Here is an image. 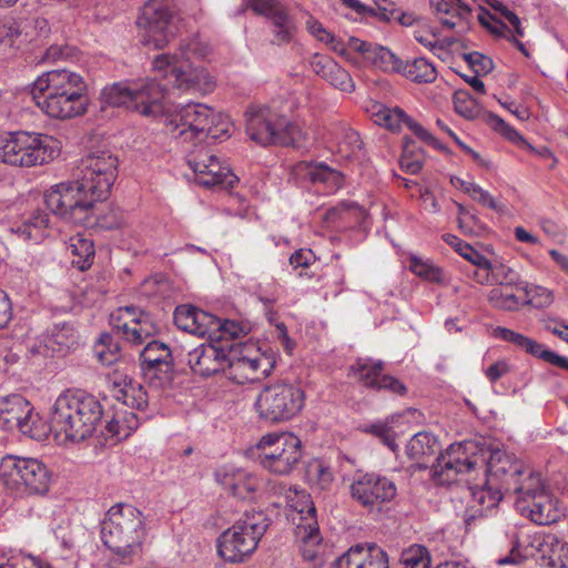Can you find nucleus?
Listing matches in <instances>:
<instances>
[{"label": "nucleus", "mask_w": 568, "mask_h": 568, "mask_svg": "<svg viewBox=\"0 0 568 568\" xmlns=\"http://www.w3.org/2000/svg\"><path fill=\"white\" fill-rule=\"evenodd\" d=\"M478 20L483 27H485L490 33L499 38H506L511 41L516 48L527 58L530 57L529 51L526 49L525 44L515 38V30L510 29L499 19L490 16L489 12H481L478 16Z\"/></svg>", "instance_id": "44"}, {"label": "nucleus", "mask_w": 568, "mask_h": 568, "mask_svg": "<svg viewBox=\"0 0 568 568\" xmlns=\"http://www.w3.org/2000/svg\"><path fill=\"white\" fill-rule=\"evenodd\" d=\"M440 24L462 33L468 29L470 9L462 0H428Z\"/></svg>", "instance_id": "30"}, {"label": "nucleus", "mask_w": 568, "mask_h": 568, "mask_svg": "<svg viewBox=\"0 0 568 568\" xmlns=\"http://www.w3.org/2000/svg\"><path fill=\"white\" fill-rule=\"evenodd\" d=\"M250 452L264 470L276 476L290 475L303 456L301 439L288 432L263 435Z\"/></svg>", "instance_id": "8"}, {"label": "nucleus", "mask_w": 568, "mask_h": 568, "mask_svg": "<svg viewBox=\"0 0 568 568\" xmlns=\"http://www.w3.org/2000/svg\"><path fill=\"white\" fill-rule=\"evenodd\" d=\"M285 499L288 507V518L297 527V523H307L308 517L316 518V508L311 496L297 487H291L285 493Z\"/></svg>", "instance_id": "37"}, {"label": "nucleus", "mask_w": 568, "mask_h": 568, "mask_svg": "<svg viewBox=\"0 0 568 568\" xmlns=\"http://www.w3.org/2000/svg\"><path fill=\"white\" fill-rule=\"evenodd\" d=\"M361 568H389L387 552L374 544L364 547Z\"/></svg>", "instance_id": "57"}, {"label": "nucleus", "mask_w": 568, "mask_h": 568, "mask_svg": "<svg viewBox=\"0 0 568 568\" xmlns=\"http://www.w3.org/2000/svg\"><path fill=\"white\" fill-rule=\"evenodd\" d=\"M47 207L61 220L84 224L99 202L80 180L63 181L51 185L44 193Z\"/></svg>", "instance_id": "10"}, {"label": "nucleus", "mask_w": 568, "mask_h": 568, "mask_svg": "<svg viewBox=\"0 0 568 568\" xmlns=\"http://www.w3.org/2000/svg\"><path fill=\"white\" fill-rule=\"evenodd\" d=\"M186 162L194 173L195 182L200 185L231 189L237 182L230 166L210 150L202 148L190 152Z\"/></svg>", "instance_id": "17"}, {"label": "nucleus", "mask_w": 568, "mask_h": 568, "mask_svg": "<svg viewBox=\"0 0 568 568\" xmlns=\"http://www.w3.org/2000/svg\"><path fill=\"white\" fill-rule=\"evenodd\" d=\"M539 551L551 568H568V541L552 534L542 537Z\"/></svg>", "instance_id": "38"}, {"label": "nucleus", "mask_w": 568, "mask_h": 568, "mask_svg": "<svg viewBox=\"0 0 568 568\" xmlns=\"http://www.w3.org/2000/svg\"><path fill=\"white\" fill-rule=\"evenodd\" d=\"M55 138L30 131L0 132V162L30 169L50 163L61 153Z\"/></svg>", "instance_id": "7"}, {"label": "nucleus", "mask_w": 568, "mask_h": 568, "mask_svg": "<svg viewBox=\"0 0 568 568\" xmlns=\"http://www.w3.org/2000/svg\"><path fill=\"white\" fill-rule=\"evenodd\" d=\"M268 527V520L262 511H247L217 539V552L229 562H242L257 548Z\"/></svg>", "instance_id": "9"}, {"label": "nucleus", "mask_w": 568, "mask_h": 568, "mask_svg": "<svg viewBox=\"0 0 568 568\" xmlns=\"http://www.w3.org/2000/svg\"><path fill=\"white\" fill-rule=\"evenodd\" d=\"M324 80L344 92H352L355 89V84L349 73L337 63L335 68L328 71L327 77H325Z\"/></svg>", "instance_id": "61"}, {"label": "nucleus", "mask_w": 568, "mask_h": 568, "mask_svg": "<svg viewBox=\"0 0 568 568\" xmlns=\"http://www.w3.org/2000/svg\"><path fill=\"white\" fill-rule=\"evenodd\" d=\"M175 325L190 334L205 337L217 327V317L191 305H181L174 312Z\"/></svg>", "instance_id": "29"}, {"label": "nucleus", "mask_w": 568, "mask_h": 568, "mask_svg": "<svg viewBox=\"0 0 568 568\" xmlns=\"http://www.w3.org/2000/svg\"><path fill=\"white\" fill-rule=\"evenodd\" d=\"M140 42L151 49H163L174 37L172 12L164 0H149L138 20Z\"/></svg>", "instance_id": "15"}, {"label": "nucleus", "mask_w": 568, "mask_h": 568, "mask_svg": "<svg viewBox=\"0 0 568 568\" xmlns=\"http://www.w3.org/2000/svg\"><path fill=\"white\" fill-rule=\"evenodd\" d=\"M487 455V449L479 447L476 442L454 443L433 465L432 477L438 485H449L468 473L477 476L484 468Z\"/></svg>", "instance_id": "12"}, {"label": "nucleus", "mask_w": 568, "mask_h": 568, "mask_svg": "<svg viewBox=\"0 0 568 568\" xmlns=\"http://www.w3.org/2000/svg\"><path fill=\"white\" fill-rule=\"evenodd\" d=\"M50 219L47 212L37 210L32 212L23 222L11 227L12 233L29 243L38 244L50 235Z\"/></svg>", "instance_id": "34"}, {"label": "nucleus", "mask_w": 568, "mask_h": 568, "mask_svg": "<svg viewBox=\"0 0 568 568\" xmlns=\"http://www.w3.org/2000/svg\"><path fill=\"white\" fill-rule=\"evenodd\" d=\"M519 291L524 293L523 306L531 305L536 308L549 306L554 302V292L545 286L523 283Z\"/></svg>", "instance_id": "50"}, {"label": "nucleus", "mask_w": 568, "mask_h": 568, "mask_svg": "<svg viewBox=\"0 0 568 568\" xmlns=\"http://www.w3.org/2000/svg\"><path fill=\"white\" fill-rule=\"evenodd\" d=\"M0 479L9 489L27 494H44L50 486L48 467L39 459L7 455L0 460Z\"/></svg>", "instance_id": "13"}, {"label": "nucleus", "mask_w": 568, "mask_h": 568, "mask_svg": "<svg viewBox=\"0 0 568 568\" xmlns=\"http://www.w3.org/2000/svg\"><path fill=\"white\" fill-rule=\"evenodd\" d=\"M408 270L423 281L442 284L445 282L443 270L429 258L409 253L405 260Z\"/></svg>", "instance_id": "40"}, {"label": "nucleus", "mask_w": 568, "mask_h": 568, "mask_svg": "<svg viewBox=\"0 0 568 568\" xmlns=\"http://www.w3.org/2000/svg\"><path fill=\"white\" fill-rule=\"evenodd\" d=\"M268 20L274 41L277 44L288 43L293 40L296 23L283 7L277 12L273 13Z\"/></svg>", "instance_id": "43"}, {"label": "nucleus", "mask_w": 568, "mask_h": 568, "mask_svg": "<svg viewBox=\"0 0 568 568\" xmlns=\"http://www.w3.org/2000/svg\"><path fill=\"white\" fill-rule=\"evenodd\" d=\"M511 287H494L488 294L493 307L501 311H518L523 306V297L509 291Z\"/></svg>", "instance_id": "53"}, {"label": "nucleus", "mask_w": 568, "mask_h": 568, "mask_svg": "<svg viewBox=\"0 0 568 568\" xmlns=\"http://www.w3.org/2000/svg\"><path fill=\"white\" fill-rule=\"evenodd\" d=\"M274 366V353L256 343H239L229 348L227 376L237 384L261 381L271 374Z\"/></svg>", "instance_id": "14"}, {"label": "nucleus", "mask_w": 568, "mask_h": 568, "mask_svg": "<svg viewBox=\"0 0 568 568\" xmlns=\"http://www.w3.org/2000/svg\"><path fill=\"white\" fill-rule=\"evenodd\" d=\"M397 416H390L385 420H378L362 427V430L379 438L392 452H396V433L394 430V423Z\"/></svg>", "instance_id": "47"}, {"label": "nucleus", "mask_w": 568, "mask_h": 568, "mask_svg": "<svg viewBox=\"0 0 568 568\" xmlns=\"http://www.w3.org/2000/svg\"><path fill=\"white\" fill-rule=\"evenodd\" d=\"M490 124L495 131L499 132L510 142L526 150H534V146L526 141V139L513 126L506 123L501 118L497 115L490 116Z\"/></svg>", "instance_id": "56"}, {"label": "nucleus", "mask_w": 568, "mask_h": 568, "mask_svg": "<svg viewBox=\"0 0 568 568\" xmlns=\"http://www.w3.org/2000/svg\"><path fill=\"white\" fill-rule=\"evenodd\" d=\"M402 568H430L429 551L420 545H412L400 556Z\"/></svg>", "instance_id": "55"}, {"label": "nucleus", "mask_w": 568, "mask_h": 568, "mask_svg": "<svg viewBox=\"0 0 568 568\" xmlns=\"http://www.w3.org/2000/svg\"><path fill=\"white\" fill-rule=\"evenodd\" d=\"M139 426V419L132 412L118 410L113 417L106 422L105 435L116 440L125 439Z\"/></svg>", "instance_id": "42"}, {"label": "nucleus", "mask_w": 568, "mask_h": 568, "mask_svg": "<svg viewBox=\"0 0 568 568\" xmlns=\"http://www.w3.org/2000/svg\"><path fill=\"white\" fill-rule=\"evenodd\" d=\"M348 48L383 72L399 74L402 71L403 60L388 47L351 37Z\"/></svg>", "instance_id": "26"}, {"label": "nucleus", "mask_w": 568, "mask_h": 568, "mask_svg": "<svg viewBox=\"0 0 568 568\" xmlns=\"http://www.w3.org/2000/svg\"><path fill=\"white\" fill-rule=\"evenodd\" d=\"M306 476L308 481L321 490L331 489L335 478L332 468L318 459L308 464Z\"/></svg>", "instance_id": "52"}, {"label": "nucleus", "mask_w": 568, "mask_h": 568, "mask_svg": "<svg viewBox=\"0 0 568 568\" xmlns=\"http://www.w3.org/2000/svg\"><path fill=\"white\" fill-rule=\"evenodd\" d=\"M30 412L31 403L21 394L0 396V427L2 429H18Z\"/></svg>", "instance_id": "32"}, {"label": "nucleus", "mask_w": 568, "mask_h": 568, "mask_svg": "<svg viewBox=\"0 0 568 568\" xmlns=\"http://www.w3.org/2000/svg\"><path fill=\"white\" fill-rule=\"evenodd\" d=\"M163 112L152 120L160 121L166 132L181 143L201 142L205 138L226 140L232 133L230 118L204 103L175 104L163 90Z\"/></svg>", "instance_id": "4"}, {"label": "nucleus", "mask_w": 568, "mask_h": 568, "mask_svg": "<svg viewBox=\"0 0 568 568\" xmlns=\"http://www.w3.org/2000/svg\"><path fill=\"white\" fill-rule=\"evenodd\" d=\"M491 271V281L495 287H515L519 291L524 281L517 271L499 260H495L489 268Z\"/></svg>", "instance_id": "48"}, {"label": "nucleus", "mask_w": 568, "mask_h": 568, "mask_svg": "<svg viewBox=\"0 0 568 568\" xmlns=\"http://www.w3.org/2000/svg\"><path fill=\"white\" fill-rule=\"evenodd\" d=\"M437 448V438L428 432H420L410 438L406 446V452L409 457L418 459L423 456L435 454Z\"/></svg>", "instance_id": "49"}, {"label": "nucleus", "mask_w": 568, "mask_h": 568, "mask_svg": "<svg viewBox=\"0 0 568 568\" xmlns=\"http://www.w3.org/2000/svg\"><path fill=\"white\" fill-rule=\"evenodd\" d=\"M364 546L351 547L335 561V568H361Z\"/></svg>", "instance_id": "64"}, {"label": "nucleus", "mask_w": 568, "mask_h": 568, "mask_svg": "<svg viewBox=\"0 0 568 568\" xmlns=\"http://www.w3.org/2000/svg\"><path fill=\"white\" fill-rule=\"evenodd\" d=\"M43 342L48 352L64 353L79 345L80 334L72 324L59 323L49 331Z\"/></svg>", "instance_id": "36"}, {"label": "nucleus", "mask_w": 568, "mask_h": 568, "mask_svg": "<svg viewBox=\"0 0 568 568\" xmlns=\"http://www.w3.org/2000/svg\"><path fill=\"white\" fill-rule=\"evenodd\" d=\"M306 135V131L298 123L291 122L284 116V121L278 125L276 142L298 148L303 145Z\"/></svg>", "instance_id": "54"}, {"label": "nucleus", "mask_w": 568, "mask_h": 568, "mask_svg": "<svg viewBox=\"0 0 568 568\" xmlns=\"http://www.w3.org/2000/svg\"><path fill=\"white\" fill-rule=\"evenodd\" d=\"M292 176L300 182L310 181L318 192H336L343 184L342 174L324 163L300 162L293 166Z\"/></svg>", "instance_id": "24"}, {"label": "nucleus", "mask_w": 568, "mask_h": 568, "mask_svg": "<svg viewBox=\"0 0 568 568\" xmlns=\"http://www.w3.org/2000/svg\"><path fill=\"white\" fill-rule=\"evenodd\" d=\"M215 479L240 499H252L261 487L256 474L234 465H225L215 471Z\"/></svg>", "instance_id": "21"}, {"label": "nucleus", "mask_w": 568, "mask_h": 568, "mask_svg": "<svg viewBox=\"0 0 568 568\" xmlns=\"http://www.w3.org/2000/svg\"><path fill=\"white\" fill-rule=\"evenodd\" d=\"M67 251L73 256L72 263L81 271L90 267L94 257V244L84 233H78L65 242Z\"/></svg>", "instance_id": "39"}, {"label": "nucleus", "mask_w": 568, "mask_h": 568, "mask_svg": "<svg viewBox=\"0 0 568 568\" xmlns=\"http://www.w3.org/2000/svg\"><path fill=\"white\" fill-rule=\"evenodd\" d=\"M487 4L493 8L496 14H491L493 17L499 19L505 24L506 22L514 28L516 34L518 37H524V29L521 28L520 19L517 14L510 11L501 0H486Z\"/></svg>", "instance_id": "58"}, {"label": "nucleus", "mask_w": 568, "mask_h": 568, "mask_svg": "<svg viewBox=\"0 0 568 568\" xmlns=\"http://www.w3.org/2000/svg\"><path fill=\"white\" fill-rule=\"evenodd\" d=\"M187 363L193 373L211 376L227 369L229 349L215 344H201L187 353Z\"/></svg>", "instance_id": "23"}, {"label": "nucleus", "mask_w": 568, "mask_h": 568, "mask_svg": "<svg viewBox=\"0 0 568 568\" xmlns=\"http://www.w3.org/2000/svg\"><path fill=\"white\" fill-rule=\"evenodd\" d=\"M399 74L417 83H430L437 78L435 65L425 58H416L412 61H403Z\"/></svg>", "instance_id": "41"}, {"label": "nucleus", "mask_w": 568, "mask_h": 568, "mask_svg": "<svg viewBox=\"0 0 568 568\" xmlns=\"http://www.w3.org/2000/svg\"><path fill=\"white\" fill-rule=\"evenodd\" d=\"M351 497L366 508H374L392 501L397 495V487L386 476L366 473L354 478L349 486Z\"/></svg>", "instance_id": "18"}, {"label": "nucleus", "mask_w": 568, "mask_h": 568, "mask_svg": "<svg viewBox=\"0 0 568 568\" xmlns=\"http://www.w3.org/2000/svg\"><path fill=\"white\" fill-rule=\"evenodd\" d=\"M382 369L383 362H373L369 358L358 359L356 364L352 366L353 374L365 386L403 395L406 392L405 385L393 376L382 375Z\"/></svg>", "instance_id": "28"}, {"label": "nucleus", "mask_w": 568, "mask_h": 568, "mask_svg": "<svg viewBox=\"0 0 568 568\" xmlns=\"http://www.w3.org/2000/svg\"><path fill=\"white\" fill-rule=\"evenodd\" d=\"M469 490L470 499L465 511L467 525L476 519L493 515L503 498L500 489L487 479H484L483 484L474 483Z\"/></svg>", "instance_id": "22"}, {"label": "nucleus", "mask_w": 568, "mask_h": 568, "mask_svg": "<svg viewBox=\"0 0 568 568\" xmlns=\"http://www.w3.org/2000/svg\"><path fill=\"white\" fill-rule=\"evenodd\" d=\"M54 535L61 541V546L64 549L71 550L79 544L80 538L84 536V531L79 526L71 527L69 523H65L54 528Z\"/></svg>", "instance_id": "59"}, {"label": "nucleus", "mask_w": 568, "mask_h": 568, "mask_svg": "<svg viewBox=\"0 0 568 568\" xmlns=\"http://www.w3.org/2000/svg\"><path fill=\"white\" fill-rule=\"evenodd\" d=\"M454 106L456 112L466 119H475L478 114L477 103L467 92L455 93Z\"/></svg>", "instance_id": "62"}, {"label": "nucleus", "mask_w": 568, "mask_h": 568, "mask_svg": "<svg viewBox=\"0 0 568 568\" xmlns=\"http://www.w3.org/2000/svg\"><path fill=\"white\" fill-rule=\"evenodd\" d=\"M491 334L495 338L509 342L534 357H537L544 345L528 336L501 326L495 327Z\"/></svg>", "instance_id": "45"}, {"label": "nucleus", "mask_w": 568, "mask_h": 568, "mask_svg": "<svg viewBox=\"0 0 568 568\" xmlns=\"http://www.w3.org/2000/svg\"><path fill=\"white\" fill-rule=\"evenodd\" d=\"M21 33L18 20L9 14L0 17V44H8Z\"/></svg>", "instance_id": "63"}, {"label": "nucleus", "mask_w": 568, "mask_h": 568, "mask_svg": "<svg viewBox=\"0 0 568 568\" xmlns=\"http://www.w3.org/2000/svg\"><path fill=\"white\" fill-rule=\"evenodd\" d=\"M80 181L99 202L104 201L118 175V159L106 151L89 154L81 162Z\"/></svg>", "instance_id": "16"}, {"label": "nucleus", "mask_w": 568, "mask_h": 568, "mask_svg": "<svg viewBox=\"0 0 568 568\" xmlns=\"http://www.w3.org/2000/svg\"><path fill=\"white\" fill-rule=\"evenodd\" d=\"M305 405L301 387L277 382L264 386L255 397L254 410L257 417L271 424L285 423L294 418Z\"/></svg>", "instance_id": "11"}, {"label": "nucleus", "mask_w": 568, "mask_h": 568, "mask_svg": "<svg viewBox=\"0 0 568 568\" xmlns=\"http://www.w3.org/2000/svg\"><path fill=\"white\" fill-rule=\"evenodd\" d=\"M511 479L507 489H513L516 494L515 501L527 504L537 495L546 491L540 474L535 473L527 465L523 466L520 475Z\"/></svg>", "instance_id": "35"}, {"label": "nucleus", "mask_w": 568, "mask_h": 568, "mask_svg": "<svg viewBox=\"0 0 568 568\" xmlns=\"http://www.w3.org/2000/svg\"><path fill=\"white\" fill-rule=\"evenodd\" d=\"M112 329L134 345L146 343L140 354L141 367L148 379L163 386L171 381L172 355L169 346L151 339L156 326L151 317L133 306L119 307L110 315Z\"/></svg>", "instance_id": "3"}, {"label": "nucleus", "mask_w": 568, "mask_h": 568, "mask_svg": "<svg viewBox=\"0 0 568 568\" xmlns=\"http://www.w3.org/2000/svg\"><path fill=\"white\" fill-rule=\"evenodd\" d=\"M29 91L34 105L50 120H72L89 111L88 83L81 73L70 69L42 72Z\"/></svg>", "instance_id": "2"}, {"label": "nucleus", "mask_w": 568, "mask_h": 568, "mask_svg": "<svg viewBox=\"0 0 568 568\" xmlns=\"http://www.w3.org/2000/svg\"><path fill=\"white\" fill-rule=\"evenodd\" d=\"M282 121L284 116L267 105H251L245 112L246 133L261 145L276 143Z\"/></svg>", "instance_id": "20"}, {"label": "nucleus", "mask_w": 568, "mask_h": 568, "mask_svg": "<svg viewBox=\"0 0 568 568\" xmlns=\"http://www.w3.org/2000/svg\"><path fill=\"white\" fill-rule=\"evenodd\" d=\"M18 430L32 439L44 440L49 434H52V414L50 415V423L47 424L31 405L30 415L23 419Z\"/></svg>", "instance_id": "46"}, {"label": "nucleus", "mask_w": 568, "mask_h": 568, "mask_svg": "<svg viewBox=\"0 0 568 568\" xmlns=\"http://www.w3.org/2000/svg\"><path fill=\"white\" fill-rule=\"evenodd\" d=\"M295 537L300 544L303 558L307 561H317L322 555V536L316 518L308 517L307 523H297Z\"/></svg>", "instance_id": "33"}, {"label": "nucleus", "mask_w": 568, "mask_h": 568, "mask_svg": "<svg viewBox=\"0 0 568 568\" xmlns=\"http://www.w3.org/2000/svg\"><path fill=\"white\" fill-rule=\"evenodd\" d=\"M343 138L339 135L332 136L333 140H335L338 152L345 156L348 158L353 155L357 150L361 149V141L357 132L343 128L342 129Z\"/></svg>", "instance_id": "60"}, {"label": "nucleus", "mask_w": 568, "mask_h": 568, "mask_svg": "<svg viewBox=\"0 0 568 568\" xmlns=\"http://www.w3.org/2000/svg\"><path fill=\"white\" fill-rule=\"evenodd\" d=\"M484 468H480V474L488 481H500L506 488L510 485L511 479L520 475L524 462L517 459L501 449L488 450Z\"/></svg>", "instance_id": "25"}, {"label": "nucleus", "mask_w": 568, "mask_h": 568, "mask_svg": "<svg viewBox=\"0 0 568 568\" xmlns=\"http://www.w3.org/2000/svg\"><path fill=\"white\" fill-rule=\"evenodd\" d=\"M146 538L145 516L130 504L112 506L101 523L104 546L122 561H130L139 556Z\"/></svg>", "instance_id": "6"}, {"label": "nucleus", "mask_w": 568, "mask_h": 568, "mask_svg": "<svg viewBox=\"0 0 568 568\" xmlns=\"http://www.w3.org/2000/svg\"><path fill=\"white\" fill-rule=\"evenodd\" d=\"M93 354L104 366L116 363L121 357V349L110 334H101L93 346Z\"/></svg>", "instance_id": "51"}, {"label": "nucleus", "mask_w": 568, "mask_h": 568, "mask_svg": "<svg viewBox=\"0 0 568 568\" xmlns=\"http://www.w3.org/2000/svg\"><path fill=\"white\" fill-rule=\"evenodd\" d=\"M109 382L114 388V396L123 405L144 410L148 407V394L143 386L126 374L118 371L109 375Z\"/></svg>", "instance_id": "31"}, {"label": "nucleus", "mask_w": 568, "mask_h": 568, "mask_svg": "<svg viewBox=\"0 0 568 568\" xmlns=\"http://www.w3.org/2000/svg\"><path fill=\"white\" fill-rule=\"evenodd\" d=\"M103 415L100 402L81 389L60 394L52 406V435L59 445L90 437Z\"/></svg>", "instance_id": "5"}, {"label": "nucleus", "mask_w": 568, "mask_h": 568, "mask_svg": "<svg viewBox=\"0 0 568 568\" xmlns=\"http://www.w3.org/2000/svg\"><path fill=\"white\" fill-rule=\"evenodd\" d=\"M515 506L523 516L537 525H550L558 521L565 514L559 500L547 490L527 504L515 501Z\"/></svg>", "instance_id": "27"}, {"label": "nucleus", "mask_w": 568, "mask_h": 568, "mask_svg": "<svg viewBox=\"0 0 568 568\" xmlns=\"http://www.w3.org/2000/svg\"><path fill=\"white\" fill-rule=\"evenodd\" d=\"M366 111L372 121L382 128L392 132H400L404 128H407L420 140L429 144H436V139L398 106H388L381 102H371Z\"/></svg>", "instance_id": "19"}, {"label": "nucleus", "mask_w": 568, "mask_h": 568, "mask_svg": "<svg viewBox=\"0 0 568 568\" xmlns=\"http://www.w3.org/2000/svg\"><path fill=\"white\" fill-rule=\"evenodd\" d=\"M209 45L192 40L175 53H161L152 61L154 77L125 80L106 85L101 101L110 106H123L141 116L153 119L163 112V90L172 87L183 93H207L214 88L213 77L196 60L205 58Z\"/></svg>", "instance_id": "1"}]
</instances>
